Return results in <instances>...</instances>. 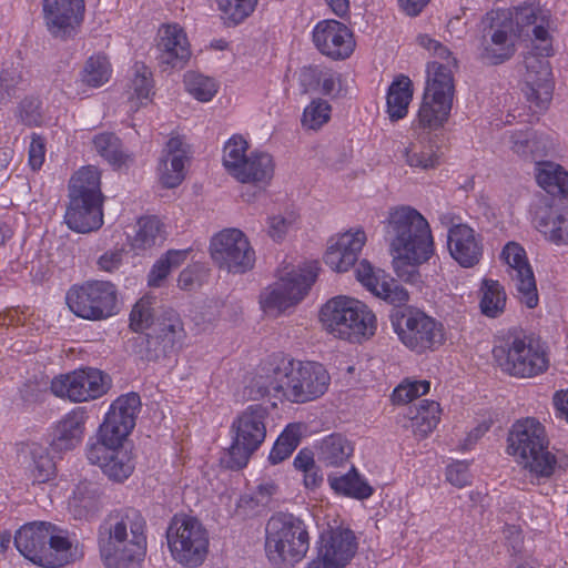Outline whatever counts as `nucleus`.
I'll return each instance as SVG.
<instances>
[{"label":"nucleus","instance_id":"obj_1","mask_svg":"<svg viewBox=\"0 0 568 568\" xmlns=\"http://www.w3.org/2000/svg\"><path fill=\"white\" fill-rule=\"evenodd\" d=\"M487 20L490 24L483 36L480 57L489 64H500L513 57V21L520 34H532L534 52L525 57L523 92L535 112L546 111L554 92L552 72L546 59L552 54V33L556 30L550 10L531 2L516 7L513 11H491Z\"/></svg>","mask_w":568,"mask_h":568},{"label":"nucleus","instance_id":"obj_2","mask_svg":"<svg viewBox=\"0 0 568 568\" xmlns=\"http://www.w3.org/2000/svg\"><path fill=\"white\" fill-rule=\"evenodd\" d=\"M386 240L396 275L407 283L419 282L418 265L434 254V241L427 220L410 206H399L389 213Z\"/></svg>","mask_w":568,"mask_h":568},{"label":"nucleus","instance_id":"obj_3","mask_svg":"<svg viewBox=\"0 0 568 568\" xmlns=\"http://www.w3.org/2000/svg\"><path fill=\"white\" fill-rule=\"evenodd\" d=\"M418 44L434 57L427 64L426 87L417 112L415 125L424 131H435L447 121L455 93L453 69L456 59L447 47L427 34L417 38Z\"/></svg>","mask_w":568,"mask_h":568},{"label":"nucleus","instance_id":"obj_4","mask_svg":"<svg viewBox=\"0 0 568 568\" xmlns=\"http://www.w3.org/2000/svg\"><path fill=\"white\" fill-rule=\"evenodd\" d=\"M146 521L141 511H111L99 527V547L108 568H136L146 552Z\"/></svg>","mask_w":568,"mask_h":568},{"label":"nucleus","instance_id":"obj_5","mask_svg":"<svg viewBox=\"0 0 568 568\" xmlns=\"http://www.w3.org/2000/svg\"><path fill=\"white\" fill-rule=\"evenodd\" d=\"M14 545L24 558L41 567H63L78 557V547L68 532L45 521L22 526L16 532Z\"/></svg>","mask_w":568,"mask_h":568},{"label":"nucleus","instance_id":"obj_6","mask_svg":"<svg viewBox=\"0 0 568 568\" xmlns=\"http://www.w3.org/2000/svg\"><path fill=\"white\" fill-rule=\"evenodd\" d=\"M310 548V535L304 521L290 513H276L265 527V551L268 560L278 568H290L300 562Z\"/></svg>","mask_w":568,"mask_h":568},{"label":"nucleus","instance_id":"obj_7","mask_svg":"<svg viewBox=\"0 0 568 568\" xmlns=\"http://www.w3.org/2000/svg\"><path fill=\"white\" fill-rule=\"evenodd\" d=\"M329 374L322 364L281 358L274 367L273 386L292 403L314 400L328 388Z\"/></svg>","mask_w":568,"mask_h":568},{"label":"nucleus","instance_id":"obj_8","mask_svg":"<svg viewBox=\"0 0 568 568\" xmlns=\"http://www.w3.org/2000/svg\"><path fill=\"white\" fill-rule=\"evenodd\" d=\"M507 452L531 474L549 477L557 464L548 450L545 427L535 418L517 420L507 437Z\"/></svg>","mask_w":568,"mask_h":568},{"label":"nucleus","instance_id":"obj_9","mask_svg":"<svg viewBox=\"0 0 568 568\" xmlns=\"http://www.w3.org/2000/svg\"><path fill=\"white\" fill-rule=\"evenodd\" d=\"M493 356L505 374L517 378L535 377L549 367L544 343L532 336L509 335L494 346Z\"/></svg>","mask_w":568,"mask_h":568},{"label":"nucleus","instance_id":"obj_10","mask_svg":"<svg viewBox=\"0 0 568 568\" xmlns=\"http://www.w3.org/2000/svg\"><path fill=\"white\" fill-rule=\"evenodd\" d=\"M321 321L331 334L349 342H361L376 331L375 314L364 303L345 296L329 300L321 310Z\"/></svg>","mask_w":568,"mask_h":568},{"label":"nucleus","instance_id":"obj_11","mask_svg":"<svg viewBox=\"0 0 568 568\" xmlns=\"http://www.w3.org/2000/svg\"><path fill=\"white\" fill-rule=\"evenodd\" d=\"M390 322L399 341L417 354L434 352L446 341L443 323L418 308L394 310Z\"/></svg>","mask_w":568,"mask_h":568},{"label":"nucleus","instance_id":"obj_12","mask_svg":"<svg viewBox=\"0 0 568 568\" xmlns=\"http://www.w3.org/2000/svg\"><path fill=\"white\" fill-rule=\"evenodd\" d=\"M140 406L141 400L136 393L115 399L99 427L97 440L88 445L87 458L99 460V456L106 448L123 447V442L135 426Z\"/></svg>","mask_w":568,"mask_h":568},{"label":"nucleus","instance_id":"obj_13","mask_svg":"<svg viewBox=\"0 0 568 568\" xmlns=\"http://www.w3.org/2000/svg\"><path fill=\"white\" fill-rule=\"evenodd\" d=\"M166 541L172 558L184 567L201 566L209 552V532L194 517L175 515L166 529Z\"/></svg>","mask_w":568,"mask_h":568},{"label":"nucleus","instance_id":"obj_14","mask_svg":"<svg viewBox=\"0 0 568 568\" xmlns=\"http://www.w3.org/2000/svg\"><path fill=\"white\" fill-rule=\"evenodd\" d=\"M268 414L266 406L252 404L233 420L231 430L234 437L229 449L231 468L240 469L246 466L252 454L263 444Z\"/></svg>","mask_w":568,"mask_h":568},{"label":"nucleus","instance_id":"obj_15","mask_svg":"<svg viewBox=\"0 0 568 568\" xmlns=\"http://www.w3.org/2000/svg\"><path fill=\"white\" fill-rule=\"evenodd\" d=\"M70 311L84 320L102 321L116 313L118 292L108 281H88L73 285L67 293Z\"/></svg>","mask_w":568,"mask_h":568},{"label":"nucleus","instance_id":"obj_16","mask_svg":"<svg viewBox=\"0 0 568 568\" xmlns=\"http://www.w3.org/2000/svg\"><path fill=\"white\" fill-rule=\"evenodd\" d=\"M223 165L236 181L254 185H267L275 166L271 154L250 144H225Z\"/></svg>","mask_w":568,"mask_h":568},{"label":"nucleus","instance_id":"obj_17","mask_svg":"<svg viewBox=\"0 0 568 568\" xmlns=\"http://www.w3.org/2000/svg\"><path fill=\"white\" fill-rule=\"evenodd\" d=\"M184 335L181 318L171 311L158 317L150 331L134 338L133 351L143 361L156 362L170 356Z\"/></svg>","mask_w":568,"mask_h":568},{"label":"nucleus","instance_id":"obj_18","mask_svg":"<svg viewBox=\"0 0 568 568\" xmlns=\"http://www.w3.org/2000/svg\"><path fill=\"white\" fill-rule=\"evenodd\" d=\"M316 271V265L310 264L302 268H292L281 275L277 282L261 293L262 308L266 312H282L300 303L315 282Z\"/></svg>","mask_w":568,"mask_h":568},{"label":"nucleus","instance_id":"obj_19","mask_svg":"<svg viewBox=\"0 0 568 568\" xmlns=\"http://www.w3.org/2000/svg\"><path fill=\"white\" fill-rule=\"evenodd\" d=\"M213 262L233 274H243L253 268L255 252L246 235L239 229H225L215 234L210 243Z\"/></svg>","mask_w":568,"mask_h":568},{"label":"nucleus","instance_id":"obj_20","mask_svg":"<svg viewBox=\"0 0 568 568\" xmlns=\"http://www.w3.org/2000/svg\"><path fill=\"white\" fill-rule=\"evenodd\" d=\"M110 377L97 368H80L51 381V392L74 403L97 399L110 388Z\"/></svg>","mask_w":568,"mask_h":568},{"label":"nucleus","instance_id":"obj_21","mask_svg":"<svg viewBox=\"0 0 568 568\" xmlns=\"http://www.w3.org/2000/svg\"><path fill=\"white\" fill-rule=\"evenodd\" d=\"M500 257L507 265L506 272L520 302L528 308L536 307L539 301L536 278L525 248L516 242H508Z\"/></svg>","mask_w":568,"mask_h":568},{"label":"nucleus","instance_id":"obj_22","mask_svg":"<svg viewBox=\"0 0 568 568\" xmlns=\"http://www.w3.org/2000/svg\"><path fill=\"white\" fill-rule=\"evenodd\" d=\"M43 20L49 33L60 40L77 36L84 17V0H43Z\"/></svg>","mask_w":568,"mask_h":568},{"label":"nucleus","instance_id":"obj_23","mask_svg":"<svg viewBox=\"0 0 568 568\" xmlns=\"http://www.w3.org/2000/svg\"><path fill=\"white\" fill-rule=\"evenodd\" d=\"M356 550V537L351 529L332 528L322 534L318 557L308 564V568H344Z\"/></svg>","mask_w":568,"mask_h":568},{"label":"nucleus","instance_id":"obj_24","mask_svg":"<svg viewBox=\"0 0 568 568\" xmlns=\"http://www.w3.org/2000/svg\"><path fill=\"white\" fill-rule=\"evenodd\" d=\"M315 48L332 60H345L355 49L353 32L337 20H322L313 29Z\"/></svg>","mask_w":568,"mask_h":568},{"label":"nucleus","instance_id":"obj_25","mask_svg":"<svg viewBox=\"0 0 568 568\" xmlns=\"http://www.w3.org/2000/svg\"><path fill=\"white\" fill-rule=\"evenodd\" d=\"M191 58V48L184 32L176 23L164 24L158 31L156 60L160 67L183 69Z\"/></svg>","mask_w":568,"mask_h":568},{"label":"nucleus","instance_id":"obj_26","mask_svg":"<svg viewBox=\"0 0 568 568\" xmlns=\"http://www.w3.org/2000/svg\"><path fill=\"white\" fill-rule=\"evenodd\" d=\"M355 274L369 292L394 306H402L409 298L408 292L397 281L383 270L375 268L367 260L359 262Z\"/></svg>","mask_w":568,"mask_h":568},{"label":"nucleus","instance_id":"obj_27","mask_svg":"<svg viewBox=\"0 0 568 568\" xmlns=\"http://www.w3.org/2000/svg\"><path fill=\"white\" fill-rule=\"evenodd\" d=\"M534 222L548 241L568 245V209L562 202L539 200L534 209Z\"/></svg>","mask_w":568,"mask_h":568},{"label":"nucleus","instance_id":"obj_28","mask_svg":"<svg viewBox=\"0 0 568 568\" xmlns=\"http://www.w3.org/2000/svg\"><path fill=\"white\" fill-rule=\"evenodd\" d=\"M366 240L363 229L349 230L331 239L324 255L325 264L335 272L348 271L357 261Z\"/></svg>","mask_w":568,"mask_h":568},{"label":"nucleus","instance_id":"obj_29","mask_svg":"<svg viewBox=\"0 0 568 568\" xmlns=\"http://www.w3.org/2000/svg\"><path fill=\"white\" fill-rule=\"evenodd\" d=\"M190 161V150L185 144H165L156 168L160 184L165 189L178 187L185 179Z\"/></svg>","mask_w":568,"mask_h":568},{"label":"nucleus","instance_id":"obj_30","mask_svg":"<svg viewBox=\"0 0 568 568\" xmlns=\"http://www.w3.org/2000/svg\"><path fill=\"white\" fill-rule=\"evenodd\" d=\"M447 245L452 257L463 267L476 265L483 254V244L479 236L466 224L449 227Z\"/></svg>","mask_w":568,"mask_h":568},{"label":"nucleus","instance_id":"obj_31","mask_svg":"<svg viewBox=\"0 0 568 568\" xmlns=\"http://www.w3.org/2000/svg\"><path fill=\"white\" fill-rule=\"evenodd\" d=\"M103 201L70 200L64 215L68 227L78 233L99 230L103 224Z\"/></svg>","mask_w":568,"mask_h":568},{"label":"nucleus","instance_id":"obj_32","mask_svg":"<svg viewBox=\"0 0 568 568\" xmlns=\"http://www.w3.org/2000/svg\"><path fill=\"white\" fill-rule=\"evenodd\" d=\"M88 414L84 407H75L55 426L51 445L53 449L71 450L82 440Z\"/></svg>","mask_w":568,"mask_h":568},{"label":"nucleus","instance_id":"obj_33","mask_svg":"<svg viewBox=\"0 0 568 568\" xmlns=\"http://www.w3.org/2000/svg\"><path fill=\"white\" fill-rule=\"evenodd\" d=\"M536 181L551 195L541 200L562 202L561 199H568V172L561 165L550 161L536 163Z\"/></svg>","mask_w":568,"mask_h":568},{"label":"nucleus","instance_id":"obj_34","mask_svg":"<svg viewBox=\"0 0 568 568\" xmlns=\"http://www.w3.org/2000/svg\"><path fill=\"white\" fill-rule=\"evenodd\" d=\"M90 464L98 465L102 473L114 483H123L134 470L131 453L123 447L106 448L99 456V460L88 459Z\"/></svg>","mask_w":568,"mask_h":568},{"label":"nucleus","instance_id":"obj_35","mask_svg":"<svg viewBox=\"0 0 568 568\" xmlns=\"http://www.w3.org/2000/svg\"><path fill=\"white\" fill-rule=\"evenodd\" d=\"M69 199L104 200L101 192V172L97 166H83L72 175L69 182Z\"/></svg>","mask_w":568,"mask_h":568},{"label":"nucleus","instance_id":"obj_36","mask_svg":"<svg viewBox=\"0 0 568 568\" xmlns=\"http://www.w3.org/2000/svg\"><path fill=\"white\" fill-rule=\"evenodd\" d=\"M413 92V82L407 75L399 74L394 78L386 93V113L392 121L407 115Z\"/></svg>","mask_w":568,"mask_h":568},{"label":"nucleus","instance_id":"obj_37","mask_svg":"<svg viewBox=\"0 0 568 568\" xmlns=\"http://www.w3.org/2000/svg\"><path fill=\"white\" fill-rule=\"evenodd\" d=\"M74 515L79 518L94 514L101 506V488L90 480L80 481L69 501Z\"/></svg>","mask_w":568,"mask_h":568},{"label":"nucleus","instance_id":"obj_38","mask_svg":"<svg viewBox=\"0 0 568 568\" xmlns=\"http://www.w3.org/2000/svg\"><path fill=\"white\" fill-rule=\"evenodd\" d=\"M440 407L434 400L423 399L415 407H409L410 429L418 438H425L439 422Z\"/></svg>","mask_w":568,"mask_h":568},{"label":"nucleus","instance_id":"obj_39","mask_svg":"<svg viewBox=\"0 0 568 568\" xmlns=\"http://www.w3.org/2000/svg\"><path fill=\"white\" fill-rule=\"evenodd\" d=\"M328 483L337 494L357 499H366L373 494V488L359 477L354 467L345 475H328Z\"/></svg>","mask_w":568,"mask_h":568},{"label":"nucleus","instance_id":"obj_40","mask_svg":"<svg viewBox=\"0 0 568 568\" xmlns=\"http://www.w3.org/2000/svg\"><path fill=\"white\" fill-rule=\"evenodd\" d=\"M480 311L487 317L496 318L500 316L506 307V292L504 286L495 280L485 278L480 287Z\"/></svg>","mask_w":568,"mask_h":568},{"label":"nucleus","instance_id":"obj_41","mask_svg":"<svg viewBox=\"0 0 568 568\" xmlns=\"http://www.w3.org/2000/svg\"><path fill=\"white\" fill-rule=\"evenodd\" d=\"M112 75V65L104 54H94L88 58L80 72V81L89 88H100L109 82Z\"/></svg>","mask_w":568,"mask_h":568},{"label":"nucleus","instance_id":"obj_42","mask_svg":"<svg viewBox=\"0 0 568 568\" xmlns=\"http://www.w3.org/2000/svg\"><path fill=\"white\" fill-rule=\"evenodd\" d=\"M353 446L339 434H333L323 439L320 447V460L327 466H341L352 455Z\"/></svg>","mask_w":568,"mask_h":568},{"label":"nucleus","instance_id":"obj_43","mask_svg":"<svg viewBox=\"0 0 568 568\" xmlns=\"http://www.w3.org/2000/svg\"><path fill=\"white\" fill-rule=\"evenodd\" d=\"M30 458L28 470L33 483H47L54 477L55 464L44 447L33 445L30 448Z\"/></svg>","mask_w":568,"mask_h":568},{"label":"nucleus","instance_id":"obj_44","mask_svg":"<svg viewBox=\"0 0 568 568\" xmlns=\"http://www.w3.org/2000/svg\"><path fill=\"white\" fill-rule=\"evenodd\" d=\"M186 250H171L155 262L148 275V284L160 287L173 268L179 267L186 258Z\"/></svg>","mask_w":568,"mask_h":568},{"label":"nucleus","instance_id":"obj_45","mask_svg":"<svg viewBox=\"0 0 568 568\" xmlns=\"http://www.w3.org/2000/svg\"><path fill=\"white\" fill-rule=\"evenodd\" d=\"M156 298L143 296L133 306L130 313V327L135 332L150 331L156 324Z\"/></svg>","mask_w":568,"mask_h":568},{"label":"nucleus","instance_id":"obj_46","mask_svg":"<svg viewBox=\"0 0 568 568\" xmlns=\"http://www.w3.org/2000/svg\"><path fill=\"white\" fill-rule=\"evenodd\" d=\"M152 94V72L144 63L136 62L133 67V78L129 87L130 99H135L142 105L151 99Z\"/></svg>","mask_w":568,"mask_h":568},{"label":"nucleus","instance_id":"obj_47","mask_svg":"<svg viewBox=\"0 0 568 568\" xmlns=\"http://www.w3.org/2000/svg\"><path fill=\"white\" fill-rule=\"evenodd\" d=\"M164 234L162 224L155 216L142 217L139 221V230L133 239V247L146 250L162 243Z\"/></svg>","mask_w":568,"mask_h":568},{"label":"nucleus","instance_id":"obj_48","mask_svg":"<svg viewBox=\"0 0 568 568\" xmlns=\"http://www.w3.org/2000/svg\"><path fill=\"white\" fill-rule=\"evenodd\" d=\"M186 91L201 102L211 101L217 92V82L210 77L197 72H187L184 75Z\"/></svg>","mask_w":568,"mask_h":568},{"label":"nucleus","instance_id":"obj_49","mask_svg":"<svg viewBox=\"0 0 568 568\" xmlns=\"http://www.w3.org/2000/svg\"><path fill=\"white\" fill-rule=\"evenodd\" d=\"M258 0H216L222 18L232 24H239L255 10Z\"/></svg>","mask_w":568,"mask_h":568},{"label":"nucleus","instance_id":"obj_50","mask_svg":"<svg viewBox=\"0 0 568 568\" xmlns=\"http://www.w3.org/2000/svg\"><path fill=\"white\" fill-rule=\"evenodd\" d=\"M276 363L270 364V367L263 368V374L256 375L250 384L245 387L244 394L250 400H258L272 393L275 396H281V392L273 386L274 367Z\"/></svg>","mask_w":568,"mask_h":568},{"label":"nucleus","instance_id":"obj_51","mask_svg":"<svg viewBox=\"0 0 568 568\" xmlns=\"http://www.w3.org/2000/svg\"><path fill=\"white\" fill-rule=\"evenodd\" d=\"M406 162L410 166L428 169L439 163V151L435 144H409L405 149Z\"/></svg>","mask_w":568,"mask_h":568},{"label":"nucleus","instance_id":"obj_52","mask_svg":"<svg viewBox=\"0 0 568 568\" xmlns=\"http://www.w3.org/2000/svg\"><path fill=\"white\" fill-rule=\"evenodd\" d=\"M97 152L114 169H129L135 160L123 144H98Z\"/></svg>","mask_w":568,"mask_h":568},{"label":"nucleus","instance_id":"obj_53","mask_svg":"<svg viewBox=\"0 0 568 568\" xmlns=\"http://www.w3.org/2000/svg\"><path fill=\"white\" fill-rule=\"evenodd\" d=\"M298 443L300 438L295 427H287L275 442L270 453L268 460L273 465L283 462L296 449Z\"/></svg>","mask_w":568,"mask_h":568},{"label":"nucleus","instance_id":"obj_54","mask_svg":"<svg viewBox=\"0 0 568 568\" xmlns=\"http://www.w3.org/2000/svg\"><path fill=\"white\" fill-rule=\"evenodd\" d=\"M331 118V105L322 99L313 100L303 112L302 124L310 130H317Z\"/></svg>","mask_w":568,"mask_h":568},{"label":"nucleus","instance_id":"obj_55","mask_svg":"<svg viewBox=\"0 0 568 568\" xmlns=\"http://www.w3.org/2000/svg\"><path fill=\"white\" fill-rule=\"evenodd\" d=\"M429 382L414 381L403 382L399 384L392 394V400L395 404H407L422 395L429 392Z\"/></svg>","mask_w":568,"mask_h":568},{"label":"nucleus","instance_id":"obj_56","mask_svg":"<svg viewBox=\"0 0 568 568\" xmlns=\"http://www.w3.org/2000/svg\"><path fill=\"white\" fill-rule=\"evenodd\" d=\"M21 121L28 125H39L42 122L41 101L37 98H27L20 104Z\"/></svg>","mask_w":568,"mask_h":568},{"label":"nucleus","instance_id":"obj_57","mask_svg":"<svg viewBox=\"0 0 568 568\" xmlns=\"http://www.w3.org/2000/svg\"><path fill=\"white\" fill-rule=\"evenodd\" d=\"M307 73L312 78H316L323 94H332L339 85V75L332 70L310 69Z\"/></svg>","mask_w":568,"mask_h":568},{"label":"nucleus","instance_id":"obj_58","mask_svg":"<svg viewBox=\"0 0 568 568\" xmlns=\"http://www.w3.org/2000/svg\"><path fill=\"white\" fill-rule=\"evenodd\" d=\"M446 479L457 488L467 486L470 483L468 464L456 462L447 466Z\"/></svg>","mask_w":568,"mask_h":568},{"label":"nucleus","instance_id":"obj_59","mask_svg":"<svg viewBox=\"0 0 568 568\" xmlns=\"http://www.w3.org/2000/svg\"><path fill=\"white\" fill-rule=\"evenodd\" d=\"M295 217H284L281 215L272 216L268 220V234L275 241H281L286 234L288 227L294 223Z\"/></svg>","mask_w":568,"mask_h":568},{"label":"nucleus","instance_id":"obj_60","mask_svg":"<svg viewBox=\"0 0 568 568\" xmlns=\"http://www.w3.org/2000/svg\"><path fill=\"white\" fill-rule=\"evenodd\" d=\"M122 250H111L102 254L98 260L99 268L105 272H114L122 264Z\"/></svg>","mask_w":568,"mask_h":568},{"label":"nucleus","instance_id":"obj_61","mask_svg":"<svg viewBox=\"0 0 568 568\" xmlns=\"http://www.w3.org/2000/svg\"><path fill=\"white\" fill-rule=\"evenodd\" d=\"M45 158V144H29V165L33 171L39 170Z\"/></svg>","mask_w":568,"mask_h":568},{"label":"nucleus","instance_id":"obj_62","mask_svg":"<svg viewBox=\"0 0 568 568\" xmlns=\"http://www.w3.org/2000/svg\"><path fill=\"white\" fill-rule=\"evenodd\" d=\"M294 466L303 471L313 470L315 467L313 453L308 449H302L294 459Z\"/></svg>","mask_w":568,"mask_h":568},{"label":"nucleus","instance_id":"obj_63","mask_svg":"<svg viewBox=\"0 0 568 568\" xmlns=\"http://www.w3.org/2000/svg\"><path fill=\"white\" fill-rule=\"evenodd\" d=\"M277 486L272 480L261 483L256 493L257 501L262 504L267 503V500L277 493Z\"/></svg>","mask_w":568,"mask_h":568},{"label":"nucleus","instance_id":"obj_64","mask_svg":"<svg viewBox=\"0 0 568 568\" xmlns=\"http://www.w3.org/2000/svg\"><path fill=\"white\" fill-rule=\"evenodd\" d=\"M197 281V275L193 268H184L178 278V285L182 290H192L195 282Z\"/></svg>","mask_w":568,"mask_h":568}]
</instances>
